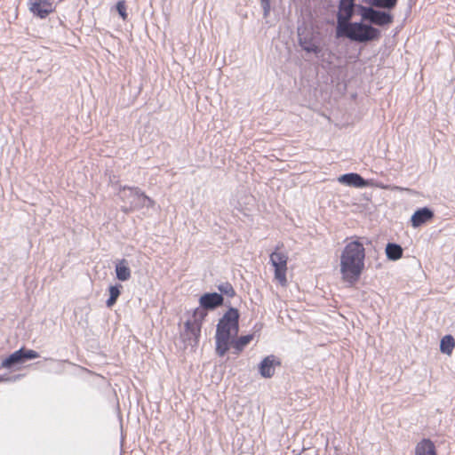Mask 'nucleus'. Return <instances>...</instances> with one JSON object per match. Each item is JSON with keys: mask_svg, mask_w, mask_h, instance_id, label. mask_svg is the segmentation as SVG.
<instances>
[{"mask_svg": "<svg viewBox=\"0 0 455 455\" xmlns=\"http://www.w3.org/2000/svg\"><path fill=\"white\" fill-rule=\"evenodd\" d=\"M365 248L359 238L348 242L340 255V275L344 283L355 285L365 268Z\"/></svg>", "mask_w": 455, "mask_h": 455, "instance_id": "f257e3e1", "label": "nucleus"}, {"mask_svg": "<svg viewBox=\"0 0 455 455\" xmlns=\"http://www.w3.org/2000/svg\"><path fill=\"white\" fill-rule=\"evenodd\" d=\"M239 313L235 308H229L219 321L216 331V352L223 356L230 347L231 338L238 333Z\"/></svg>", "mask_w": 455, "mask_h": 455, "instance_id": "f03ea898", "label": "nucleus"}, {"mask_svg": "<svg viewBox=\"0 0 455 455\" xmlns=\"http://www.w3.org/2000/svg\"><path fill=\"white\" fill-rule=\"evenodd\" d=\"M222 295L212 292L205 293L199 299L200 307L193 312V320H188L185 323L186 330L194 336L198 337L201 331V326L207 315L206 309H214L223 304Z\"/></svg>", "mask_w": 455, "mask_h": 455, "instance_id": "7ed1b4c3", "label": "nucleus"}, {"mask_svg": "<svg viewBox=\"0 0 455 455\" xmlns=\"http://www.w3.org/2000/svg\"><path fill=\"white\" fill-rule=\"evenodd\" d=\"M379 31L371 26L362 23H349L348 21L337 25V36H346L353 41L366 42L379 37Z\"/></svg>", "mask_w": 455, "mask_h": 455, "instance_id": "20e7f679", "label": "nucleus"}, {"mask_svg": "<svg viewBox=\"0 0 455 455\" xmlns=\"http://www.w3.org/2000/svg\"><path fill=\"white\" fill-rule=\"evenodd\" d=\"M283 243L275 246V251L270 254V263L274 267V276L277 283L286 287L288 284L287 270H288V254L283 251Z\"/></svg>", "mask_w": 455, "mask_h": 455, "instance_id": "39448f33", "label": "nucleus"}, {"mask_svg": "<svg viewBox=\"0 0 455 455\" xmlns=\"http://www.w3.org/2000/svg\"><path fill=\"white\" fill-rule=\"evenodd\" d=\"M28 10L33 15L45 19L55 11L54 0H28Z\"/></svg>", "mask_w": 455, "mask_h": 455, "instance_id": "423d86ee", "label": "nucleus"}, {"mask_svg": "<svg viewBox=\"0 0 455 455\" xmlns=\"http://www.w3.org/2000/svg\"><path fill=\"white\" fill-rule=\"evenodd\" d=\"M39 357V354L32 349L20 348L2 362V367L5 369L12 368L14 364L21 363L25 360L36 359Z\"/></svg>", "mask_w": 455, "mask_h": 455, "instance_id": "0eeeda50", "label": "nucleus"}, {"mask_svg": "<svg viewBox=\"0 0 455 455\" xmlns=\"http://www.w3.org/2000/svg\"><path fill=\"white\" fill-rule=\"evenodd\" d=\"M281 362L275 355L265 357L259 365V371L263 378H271L275 374V367L280 366Z\"/></svg>", "mask_w": 455, "mask_h": 455, "instance_id": "6e6552de", "label": "nucleus"}, {"mask_svg": "<svg viewBox=\"0 0 455 455\" xmlns=\"http://www.w3.org/2000/svg\"><path fill=\"white\" fill-rule=\"evenodd\" d=\"M364 18L375 25L384 26L393 22V16L389 13L370 8L364 13Z\"/></svg>", "mask_w": 455, "mask_h": 455, "instance_id": "1a4fd4ad", "label": "nucleus"}, {"mask_svg": "<svg viewBox=\"0 0 455 455\" xmlns=\"http://www.w3.org/2000/svg\"><path fill=\"white\" fill-rule=\"evenodd\" d=\"M434 218V212L427 207L417 210L411 218V223L413 228H419L423 224L429 222Z\"/></svg>", "mask_w": 455, "mask_h": 455, "instance_id": "9d476101", "label": "nucleus"}, {"mask_svg": "<svg viewBox=\"0 0 455 455\" xmlns=\"http://www.w3.org/2000/svg\"><path fill=\"white\" fill-rule=\"evenodd\" d=\"M354 13V0H340L338 12V24L347 22Z\"/></svg>", "mask_w": 455, "mask_h": 455, "instance_id": "9b49d317", "label": "nucleus"}, {"mask_svg": "<svg viewBox=\"0 0 455 455\" xmlns=\"http://www.w3.org/2000/svg\"><path fill=\"white\" fill-rule=\"evenodd\" d=\"M338 180L342 184L354 188H363L369 185L367 180H363L359 174L354 172L341 175L339 177Z\"/></svg>", "mask_w": 455, "mask_h": 455, "instance_id": "f8f14e48", "label": "nucleus"}, {"mask_svg": "<svg viewBox=\"0 0 455 455\" xmlns=\"http://www.w3.org/2000/svg\"><path fill=\"white\" fill-rule=\"evenodd\" d=\"M414 455H437L435 443L428 438L422 439L417 443Z\"/></svg>", "mask_w": 455, "mask_h": 455, "instance_id": "ddd939ff", "label": "nucleus"}, {"mask_svg": "<svg viewBox=\"0 0 455 455\" xmlns=\"http://www.w3.org/2000/svg\"><path fill=\"white\" fill-rule=\"evenodd\" d=\"M116 277L120 281H127L131 277V269L125 259L120 260L116 266Z\"/></svg>", "mask_w": 455, "mask_h": 455, "instance_id": "4468645a", "label": "nucleus"}, {"mask_svg": "<svg viewBox=\"0 0 455 455\" xmlns=\"http://www.w3.org/2000/svg\"><path fill=\"white\" fill-rule=\"evenodd\" d=\"M253 334L241 336L238 339L230 341V346H232L235 350L236 354H239L253 339Z\"/></svg>", "mask_w": 455, "mask_h": 455, "instance_id": "2eb2a0df", "label": "nucleus"}, {"mask_svg": "<svg viewBox=\"0 0 455 455\" xmlns=\"http://www.w3.org/2000/svg\"><path fill=\"white\" fill-rule=\"evenodd\" d=\"M387 257L391 260H397L403 257V249L399 244L389 243L386 246Z\"/></svg>", "mask_w": 455, "mask_h": 455, "instance_id": "dca6fc26", "label": "nucleus"}, {"mask_svg": "<svg viewBox=\"0 0 455 455\" xmlns=\"http://www.w3.org/2000/svg\"><path fill=\"white\" fill-rule=\"evenodd\" d=\"M455 347V340L451 335H445L440 343V350L442 353L451 355Z\"/></svg>", "mask_w": 455, "mask_h": 455, "instance_id": "f3484780", "label": "nucleus"}, {"mask_svg": "<svg viewBox=\"0 0 455 455\" xmlns=\"http://www.w3.org/2000/svg\"><path fill=\"white\" fill-rule=\"evenodd\" d=\"M121 288H122L121 284H119V285H111L108 288L109 298L108 299V300L106 302V304H107V306L108 307H113L116 304V300H117V299H118V297H119V295L121 293V291H120Z\"/></svg>", "mask_w": 455, "mask_h": 455, "instance_id": "a211bd4d", "label": "nucleus"}, {"mask_svg": "<svg viewBox=\"0 0 455 455\" xmlns=\"http://www.w3.org/2000/svg\"><path fill=\"white\" fill-rule=\"evenodd\" d=\"M129 190H131L134 196H136L139 198H142L148 207H153L155 205V201L148 196L144 192H141L137 188H128Z\"/></svg>", "mask_w": 455, "mask_h": 455, "instance_id": "6ab92c4d", "label": "nucleus"}, {"mask_svg": "<svg viewBox=\"0 0 455 455\" xmlns=\"http://www.w3.org/2000/svg\"><path fill=\"white\" fill-rule=\"evenodd\" d=\"M373 4L377 7L392 9L396 5L397 0H373Z\"/></svg>", "mask_w": 455, "mask_h": 455, "instance_id": "aec40b11", "label": "nucleus"}, {"mask_svg": "<svg viewBox=\"0 0 455 455\" xmlns=\"http://www.w3.org/2000/svg\"><path fill=\"white\" fill-rule=\"evenodd\" d=\"M116 10L123 19V20H126L128 18V13L126 12V5L124 0L118 1L116 4Z\"/></svg>", "mask_w": 455, "mask_h": 455, "instance_id": "412c9836", "label": "nucleus"}, {"mask_svg": "<svg viewBox=\"0 0 455 455\" xmlns=\"http://www.w3.org/2000/svg\"><path fill=\"white\" fill-rule=\"evenodd\" d=\"M301 46L307 52L318 53L320 52L319 46L313 43L301 42Z\"/></svg>", "mask_w": 455, "mask_h": 455, "instance_id": "4be33fe9", "label": "nucleus"}, {"mask_svg": "<svg viewBox=\"0 0 455 455\" xmlns=\"http://www.w3.org/2000/svg\"><path fill=\"white\" fill-rule=\"evenodd\" d=\"M219 289L222 292H224L231 297L235 295V290L229 283H227L225 286H220Z\"/></svg>", "mask_w": 455, "mask_h": 455, "instance_id": "5701e85b", "label": "nucleus"}, {"mask_svg": "<svg viewBox=\"0 0 455 455\" xmlns=\"http://www.w3.org/2000/svg\"><path fill=\"white\" fill-rule=\"evenodd\" d=\"M260 2L264 10V15L267 16L270 12V0H260Z\"/></svg>", "mask_w": 455, "mask_h": 455, "instance_id": "b1692460", "label": "nucleus"}]
</instances>
